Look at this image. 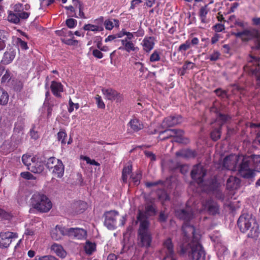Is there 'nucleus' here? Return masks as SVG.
Segmentation results:
<instances>
[{"label":"nucleus","instance_id":"4c0bfd02","mask_svg":"<svg viewBox=\"0 0 260 260\" xmlns=\"http://www.w3.org/2000/svg\"><path fill=\"white\" fill-rule=\"evenodd\" d=\"M208 13V10L207 6L206 5L205 7H202L200 10V17L201 20V22L204 23H208V20L206 19V15Z\"/></svg>","mask_w":260,"mask_h":260},{"label":"nucleus","instance_id":"5701e85b","mask_svg":"<svg viewBox=\"0 0 260 260\" xmlns=\"http://www.w3.org/2000/svg\"><path fill=\"white\" fill-rule=\"evenodd\" d=\"M50 249L53 253L61 258L65 257L67 255L66 251L61 245L54 243L51 245Z\"/></svg>","mask_w":260,"mask_h":260},{"label":"nucleus","instance_id":"2eb2a0df","mask_svg":"<svg viewBox=\"0 0 260 260\" xmlns=\"http://www.w3.org/2000/svg\"><path fill=\"white\" fill-rule=\"evenodd\" d=\"M68 236L74 237L79 240H83L87 237V232L82 228H68Z\"/></svg>","mask_w":260,"mask_h":260},{"label":"nucleus","instance_id":"f8f14e48","mask_svg":"<svg viewBox=\"0 0 260 260\" xmlns=\"http://www.w3.org/2000/svg\"><path fill=\"white\" fill-rule=\"evenodd\" d=\"M30 6L28 4L23 5L20 3H17L14 5L13 10L21 19L28 18L30 14L28 12Z\"/></svg>","mask_w":260,"mask_h":260},{"label":"nucleus","instance_id":"5fc2aeb1","mask_svg":"<svg viewBox=\"0 0 260 260\" xmlns=\"http://www.w3.org/2000/svg\"><path fill=\"white\" fill-rule=\"evenodd\" d=\"M0 217L5 219L10 220L12 217V215L9 213L0 209Z\"/></svg>","mask_w":260,"mask_h":260},{"label":"nucleus","instance_id":"09e8293b","mask_svg":"<svg viewBox=\"0 0 260 260\" xmlns=\"http://www.w3.org/2000/svg\"><path fill=\"white\" fill-rule=\"evenodd\" d=\"M95 99L96 100V103L97 104L98 107L101 109H104L105 107V105L102 99V98L99 95H96L95 97Z\"/></svg>","mask_w":260,"mask_h":260},{"label":"nucleus","instance_id":"8fccbe9b","mask_svg":"<svg viewBox=\"0 0 260 260\" xmlns=\"http://www.w3.org/2000/svg\"><path fill=\"white\" fill-rule=\"evenodd\" d=\"M176 155L177 156H182L184 157L193 156V153L190 150H183L180 152H177Z\"/></svg>","mask_w":260,"mask_h":260},{"label":"nucleus","instance_id":"4468645a","mask_svg":"<svg viewBox=\"0 0 260 260\" xmlns=\"http://www.w3.org/2000/svg\"><path fill=\"white\" fill-rule=\"evenodd\" d=\"M241 157L236 155H230L226 157L223 161V167L224 168L235 171L238 161Z\"/></svg>","mask_w":260,"mask_h":260},{"label":"nucleus","instance_id":"e433bc0d","mask_svg":"<svg viewBox=\"0 0 260 260\" xmlns=\"http://www.w3.org/2000/svg\"><path fill=\"white\" fill-rule=\"evenodd\" d=\"M73 208L76 213H81L86 208V204L84 202H77L73 204Z\"/></svg>","mask_w":260,"mask_h":260},{"label":"nucleus","instance_id":"393cba45","mask_svg":"<svg viewBox=\"0 0 260 260\" xmlns=\"http://www.w3.org/2000/svg\"><path fill=\"white\" fill-rule=\"evenodd\" d=\"M240 180L236 177L231 176L227 180V188L231 189H237L240 185Z\"/></svg>","mask_w":260,"mask_h":260},{"label":"nucleus","instance_id":"603ef678","mask_svg":"<svg viewBox=\"0 0 260 260\" xmlns=\"http://www.w3.org/2000/svg\"><path fill=\"white\" fill-rule=\"evenodd\" d=\"M228 116L219 114L217 117V121L219 123V124L222 125L228 121Z\"/></svg>","mask_w":260,"mask_h":260},{"label":"nucleus","instance_id":"39448f33","mask_svg":"<svg viewBox=\"0 0 260 260\" xmlns=\"http://www.w3.org/2000/svg\"><path fill=\"white\" fill-rule=\"evenodd\" d=\"M104 224L108 229L113 230L116 228L118 224L123 226L126 219L124 216H120L117 211L111 210L105 213Z\"/></svg>","mask_w":260,"mask_h":260},{"label":"nucleus","instance_id":"aec40b11","mask_svg":"<svg viewBox=\"0 0 260 260\" xmlns=\"http://www.w3.org/2000/svg\"><path fill=\"white\" fill-rule=\"evenodd\" d=\"M190 212V209L187 207L185 210L180 209L176 211V216L180 219L184 220L186 221L190 220L193 217L192 211Z\"/></svg>","mask_w":260,"mask_h":260},{"label":"nucleus","instance_id":"052dcab7","mask_svg":"<svg viewBox=\"0 0 260 260\" xmlns=\"http://www.w3.org/2000/svg\"><path fill=\"white\" fill-rule=\"evenodd\" d=\"M159 59L160 56L159 53L156 51H154L150 57V60L152 62L158 61Z\"/></svg>","mask_w":260,"mask_h":260},{"label":"nucleus","instance_id":"58836bf2","mask_svg":"<svg viewBox=\"0 0 260 260\" xmlns=\"http://www.w3.org/2000/svg\"><path fill=\"white\" fill-rule=\"evenodd\" d=\"M132 171V166L129 165L126 167H125L122 171V178L124 182H126L128 176L131 173Z\"/></svg>","mask_w":260,"mask_h":260},{"label":"nucleus","instance_id":"7ed1b4c3","mask_svg":"<svg viewBox=\"0 0 260 260\" xmlns=\"http://www.w3.org/2000/svg\"><path fill=\"white\" fill-rule=\"evenodd\" d=\"M30 204L33 208L42 213L48 212L52 207L50 200L44 193L39 192L32 195Z\"/></svg>","mask_w":260,"mask_h":260},{"label":"nucleus","instance_id":"4be33fe9","mask_svg":"<svg viewBox=\"0 0 260 260\" xmlns=\"http://www.w3.org/2000/svg\"><path fill=\"white\" fill-rule=\"evenodd\" d=\"M143 50L146 52L150 51L154 47V39L153 37H145L142 42Z\"/></svg>","mask_w":260,"mask_h":260},{"label":"nucleus","instance_id":"9d476101","mask_svg":"<svg viewBox=\"0 0 260 260\" xmlns=\"http://www.w3.org/2000/svg\"><path fill=\"white\" fill-rule=\"evenodd\" d=\"M183 134L184 132L182 130L168 129L164 131V139L172 137V141H174L180 143H186L188 142V140L184 139Z\"/></svg>","mask_w":260,"mask_h":260},{"label":"nucleus","instance_id":"79ce46f5","mask_svg":"<svg viewBox=\"0 0 260 260\" xmlns=\"http://www.w3.org/2000/svg\"><path fill=\"white\" fill-rule=\"evenodd\" d=\"M77 3H78V8H79V14H78V16H76V17H77V18H82V19H85L86 17H85V14L83 12V5H82V4L79 2L77 0H75Z\"/></svg>","mask_w":260,"mask_h":260},{"label":"nucleus","instance_id":"774afa93","mask_svg":"<svg viewBox=\"0 0 260 260\" xmlns=\"http://www.w3.org/2000/svg\"><path fill=\"white\" fill-rule=\"evenodd\" d=\"M234 23L236 25L239 26L242 28L244 27L247 24L246 23H244L243 21L240 20V19L236 20Z\"/></svg>","mask_w":260,"mask_h":260},{"label":"nucleus","instance_id":"0eeeda50","mask_svg":"<svg viewBox=\"0 0 260 260\" xmlns=\"http://www.w3.org/2000/svg\"><path fill=\"white\" fill-rule=\"evenodd\" d=\"M250 159L249 156L244 157L239 166L238 169L239 173L244 178H251L255 174V171L250 161Z\"/></svg>","mask_w":260,"mask_h":260},{"label":"nucleus","instance_id":"bb28decb","mask_svg":"<svg viewBox=\"0 0 260 260\" xmlns=\"http://www.w3.org/2000/svg\"><path fill=\"white\" fill-rule=\"evenodd\" d=\"M181 121L182 117L179 115H177V116H171L167 118L165 120L166 124L169 126L176 125L181 122Z\"/></svg>","mask_w":260,"mask_h":260},{"label":"nucleus","instance_id":"6e6552de","mask_svg":"<svg viewBox=\"0 0 260 260\" xmlns=\"http://www.w3.org/2000/svg\"><path fill=\"white\" fill-rule=\"evenodd\" d=\"M258 61L257 58L250 56L248 59L247 64L244 67V70L246 72L254 75L258 84H260V71L258 67Z\"/></svg>","mask_w":260,"mask_h":260},{"label":"nucleus","instance_id":"412c9836","mask_svg":"<svg viewBox=\"0 0 260 260\" xmlns=\"http://www.w3.org/2000/svg\"><path fill=\"white\" fill-rule=\"evenodd\" d=\"M233 34L236 37L239 38L244 41H247L251 39L254 36L253 31L249 29H244L242 31L234 32Z\"/></svg>","mask_w":260,"mask_h":260},{"label":"nucleus","instance_id":"49530a36","mask_svg":"<svg viewBox=\"0 0 260 260\" xmlns=\"http://www.w3.org/2000/svg\"><path fill=\"white\" fill-rule=\"evenodd\" d=\"M67 136V135L64 131H60L57 134V139L61 141V144H66L65 138Z\"/></svg>","mask_w":260,"mask_h":260},{"label":"nucleus","instance_id":"ddd939ff","mask_svg":"<svg viewBox=\"0 0 260 260\" xmlns=\"http://www.w3.org/2000/svg\"><path fill=\"white\" fill-rule=\"evenodd\" d=\"M206 175V170L203 167L200 165H197L194 166L191 172V177L196 180L200 185H202L203 183V178Z\"/></svg>","mask_w":260,"mask_h":260},{"label":"nucleus","instance_id":"1a4fd4ad","mask_svg":"<svg viewBox=\"0 0 260 260\" xmlns=\"http://www.w3.org/2000/svg\"><path fill=\"white\" fill-rule=\"evenodd\" d=\"M194 210L199 212L203 211H207L210 214L215 215L218 212V207L217 204L211 200H206L200 205L194 206Z\"/></svg>","mask_w":260,"mask_h":260},{"label":"nucleus","instance_id":"a19ab883","mask_svg":"<svg viewBox=\"0 0 260 260\" xmlns=\"http://www.w3.org/2000/svg\"><path fill=\"white\" fill-rule=\"evenodd\" d=\"M191 47V43L189 40H186L184 43L181 44L178 49V51L181 52L182 54H184L185 51L189 49Z\"/></svg>","mask_w":260,"mask_h":260},{"label":"nucleus","instance_id":"dca6fc26","mask_svg":"<svg viewBox=\"0 0 260 260\" xmlns=\"http://www.w3.org/2000/svg\"><path fill=\"white\" fill-rule=\"evenodd\" d=\"M51 237L55 240H58L62 238V236H68V229L61 225H57L51 231Z\"/></svg>","mask_w":260,"mask_h":260},{"label":"nucleus","instance_id":"6e6d98bb","mask_svg":"<svg viewBox=\"0 0 260 260\" xmlns=\"http://www.w3.org/2000/svg\"><path fill=\"white\" fill-rule=\"evenodd\" d=\"M67 25L70 28H74L77 25V21L73 18H70L66 20Z\"/></svg>","mask_w":260,"mask_h":260},{"label":"nucleus","instance_id":"de8ad7c7","mask_svg":"<svg viewBox=\"0 0 260 260\" xmlns=\"http://www.w3.org/2000/svg\"><path fill=\"white\" fill-rule=\"evenodd\" d=\"M11 79L10 73L8 70H6L1 78L2 83L8 82Z\"/></svg>","mask_w":260,"mask_h":260},{"label":"nucleus","instance_id":"b1692460","mask_svg":"<svg viewBox=\"0 0 260 260\" xmlns=\"http://www.w3.org/2000/svg\"><path fill=\"white\" fill-rule=\"evenodd\" d=\"M50 87L53 94L55 96L57 97L60 96V93L63 91V85L61 83L52 81Z\"/></svg>","mask_w":260,"mask_h":260},{"label":"nucleus","instance_id":"338daca9","mask_svg":"<svg viewBox=\"0 0 260 260\" xmlns=\"http://www.w3.org/2000/svg\"><path fill=\"white\" fill-rule=\"evenodd\" d=\"M62 41L65 44L69 45H73L77 43V41L73 40L72 38L69 39H62Z\"/></svg>","mask_w":260,"mask_h":260},{"label":"nucleus","instance_id":"72a5a7b5","mask_svg":"<svg viewBox=\"0 0 260 260\" xmlns=\"http://www.w3.org/2000/svg\"><path fill=\"white\" fill-rule=\"evenodd\" d=\"M137 33L136 32H128L123 29L121 31L116 34V38H120L123 37L124 36H126L124 39H133L134 38L135 35H136Z\"/></svg>","mask_w":260,"mask_h":260},{"label":"nucleus","instance_id":"a878e982","mask_svg":"<svg viewBox=\"0 0 260 260\" xmlns=\"http://www.w3.org/2000/svg\"><path fill=\"white\" fill-rule=\"evenodd\" d=\"M39 158H38L37 161H35L32 164V165L30 166L28 168V170L34 173H41L43 172L44 170V166L43 164L39 161Z\"/></svg>","mask_w":260,"mask_h":260},{"label":"nucleus","instance_id":"f257e3e1","mask_svg":"<svg viewBox=\"0 0 260 260\" xmlns=\"http://www.w3.org/2000/svg\"><path fill=\"white\" fill-rule=\"evenodd\" d=\"M183 242L180 246L181 253L188 252L190 260H205V254L199 243L200 235L195 233L193 226L185 223L182 226Z\"/></svg>","mask_w":260,"mask_h":260},{"label":"nucleus","instance_id":"13d9d810","mask_svg":"<svg viewBox=\"0 0 260 260\" xmlns=\"http://www.w3.org/2000/svg\"><path fill=\"white\" fill-rule=\"evenodd\" d=\"M194 67V64L190 61H185L184 64L182 67L184 71L186 70L192 69Z\"/></svg>","mask_w":260,"mask_h":260},{"label":"nucleus","instance_id":"c03bdc74","mask_svg":"<svg viewBox=\"0 0 260 260\" xmlns=\"http://www.w3.org/2000/svg\"><path fill=\"white\" fill-rule=\"evenodd\" d=\"M141 178V174L140 172H137L131 176V179L136 185L139 184Z\"/></svg>","mask_w":260,"mask_h":260},{"label":"nucleus","instance_id":"4d7b16f0","mask_svg":"<svg viewBox=\"0 0 260 260\" xmlns=\"http://www.w3.org/2000/svg\"><path fill=\"white\" fill-rule=\"evenodd\" d=\"M215 92L218 96L221 98H226L228 97L227 93L225 90H222L219 88L216 89Z\"/></svg>","mask_w":260,"mask_h":260},{"label":"nucleus","instance_id":"9b49d317","mask_svg":"<svg viewBox=\"0 0 260 260\" xmlns=\"http://www.w3.org/2000/svg\"><path fill=\"white\" fill-rule=\"evenodd\" d=\"M18 237L16 233L3 232L0 233V248H5L9 246L13 239Z\"/></svg>","mask_w":260,"mask_h":260},{"label":"nucleus","instance_id":"7c9ffc66","mask_svg":"<svg viewBox=\"0 0 260 260\" xmlns=\"http://www.w3.org/2000/svg\"><path fill=\"white\" fill-rule=\"evenodd\" d=\"M104 25L106 29L111 30L114 26L119 27V21L116 19H107L104 21Z\"/></svg>","mask_w":260,"mask_h":260},{"label":"nucleus","instance_id":"f3484780","mask_svg":"<svg viewBox=\"0 0 260 260\" xmlns=\"http://www.w3.org/2000/svg\"><path fill=\"white\" fill-rule=\"evenodd\" d=\"M102 93L105 98L110 101L116 100L117 102H120L121 97L120 93L112 88H103Z\"/></svg>","mask_w":260,"mask_h":260},{"label":"nucleus","instance_id":"bf43d9fd","mask_svg":"<svg viewBox=\"0 0 260 260\" xmlns=\"http://www.w3.org/2000/svg\"><path fill=\"white\" fill-rule=\"evenodd\" d=\"M35 260H58L55 257L52 255H45L36 257Z\"/></svg>","mask_w":260,"mask_h":260},{"label":"nucleus","instance_id":"69168bd1","mask_svg":"<svg viewBox=\"0 0 260 260\" xmlns=\"http://www.w3.org/2000/svg\"><path fill=\"white\" fill-rule=\"evenodd\" d=\"M93 55L98 58H102L103 57V53L101 52V51L94 49L92 52Z\"/></svg>","mask_w":260,"mask_h":260},{"label":"nucleus","instance_id":"680f3d73","mask_svg":"<svg viewBox=\"0 0 260 260\" xmlns=\"http://www.w3.org/2000/svg\"><path fill=\"white\" fill-rule=\"evenodd\" d=\"M219 52L217 51H214L213 53L210 55L209 59L211 61H216L219 58Z\"/></svg>","mask_w":260,"mask_h":260},{"label":"nucleus","instance_id":"cd10ccee","mask_svg":"<svg viewBox=\"0 0 260 260\" xmlns=\"http://www.w3.org/2000/svg\"><path fill=\"white\" fill-rule=\"evenodd\" d=\"M128 125L131 127V128L134 132L139 131L143 127V124L140 122V121L138 119L136 118H134L132 119L129 122Z\"/></svg>","mask_w":260,"mask_h":260},{"label":"nucleus","instance_id":"f03ea898","mask_svg":"<svg viewBox=\"0 0 260 260\" xmlns=\"http://www.w3.org/2000/svg\"><path fill=\"white\" fill-rule=\"evenodd\" d=\"M238 225L243 233L249 230L247 234L249 238L256 239L260 234L259 225L251 214L245 213L241 215L238 221Z\"/></svg>","mask_w":260,"mask_h":260},{"label":"nucleus","instance_id":"3c124183","mask_svg":"<svg viewBox=\"0 0 260 260\" xmlns=\"http://www.w3.org/2000/svg\"><path fill=\"white\" fill-rule=\"evenodd\" d=\"M146 211L149 215H154L156 213L155 208L154 205H147L146 207Z\"/></svg>","mask_w":260,"mask_h":260},{"label":"nucleus","instance_id":"ea45409f","mask_svg":"<svg viewBox=\"0 0 260 260\" xmlns=\"http://www.w3.org/2000/svg\"><path fill=\"white\" fill-rule=\"evenodd\" d=\"M95 248V244L89 241L86 242L84 247L85 251L88 254H91L93 251H94Z\"/></svg>","mask_w":260,"mask_h":260},{"label":"nucleus","instance_id":"6ab92c4d","mask_svg":"<svg viewBox=\"0 0 260 260\" xmlns=\"http://www.w3.org/2000/svg\"><path fill=\"white\" fill-rule=\"evenodd\" d=\"M132 39H123L121 40L122 46L119 48V50H124L127 52H137L139 48L131 41Z\"/></svg>","mask_w":260,"mask_h":260},{"label":"nucleus","instance_id":"0e129e2a","mask_svg":"<svg viewBox=\"0 0 260 260\" xmlns=\"http://www.w3.org/2000/svg\"><path fill=\"white\" fill-rule=\"evenodd\" d=\"M21 176L26 179H34L33 175L28 172H22L21 173Z\"/></svg>","mask_w":260,"mask_h":260},{"label":"nucleus","instance_id":"473e14b6","mask_svg":"<svg viewBox=\"0 0 260 260\" xmlns=\"http://www.w3.org/2000/svg\"><path fill=\"white\" fill-rule=\"evenodd\" d=\"M8 20L14 24H18L20 22V18L18 15L13 11H9L7 17Z\"/></svg>","mask_w":260,"mask_h":260},{"label":"nucleus","instance_id":"f704fd0d","mask_svg":"<svg viewBox=\"0 0 260 260\" xmlns=\"http://www.w3.org/2000/svg\"><path fill=\"white\" fill-rule=\"evenodd\" d=\"M9 101V95L3 89L0 88V105L4 106L7 104Z\"/></svg>","mask_w":260,"mask_h":260},{"label":"nucleus","instance_id":"a18cd8bd","mask_svg":"<svg viewBox=\"0 0 260 260\" xmlns=\"http://www.w3.org/2000/svg\"><path fill=\"white\" fill-rule=\"evenodd\" d=\"M16 43L18 46L20 47L21 49L27 50L28 48L26 42L22 41L20 38L17 39Z\"/></svg>","mask_w":260,"mask_h":260},{"label":"nucleus","instance_id":"20e7f679","mask_svg":"<svg viewBox=\"0 0 260 260\" xmlns=\"http://www.w3.org/2000/svg\"><path fill=\"white\" fill-rule=\"evenodd\" d=\"M138 220L140 221L139 237L142 246L148 247L150 245L151 237L148 232L149 223L144 213L140 212L138 216Z\"/></svg>","mask_w":260,"mask_h":260},{"label":"nucleus","instance_id":"423d86ee","mask_svg":"<svg viewBox=\"0 0 260 260\" xmlns=\"http://www.w3.org/2000/svg\"><path fill=\"white\" fill-rule=\"evenodd\" d=\"M49 170L52 171V174L58 178H61L64 174V168L62 162L54 157L49 158L45 164Z\"/></svg>","mask_w":260,"mask_h":260},{"label":"nucleus","instance_id":"c756f323","mask_svg":"<svg viewBox=\"0 0 260 260\" xmlns=\"http://www.w3.org/2000/svg\"><path fill=\"white\" fill-rule=\"evenodd\" d=\"M15 54L13 51L7 52L4 53L1 63L4 64L10 63L14 59Z\"/></svg>","mask_w":260,"mask_h":260},{"label":"nucleus","instance_id":"2f4dec72","mask_svg":"<svg viewBox=\"0 0 260 260\" xmlns=\"http://www.w3.org/2000/svg\"><path fill=\"white\" fill-rule=\"evenodd\" d=\"M255 171H260V155H253L249 156Z\"/></svg>","mask_w":260,"mask_h":260},{"label":"nucleus","instance_id":"c9c22d12","mask_svg":"<svg viewBox=\"0 0 260 260\" xmlns=\"http://www.w3.org/2000/svg\"><path fill=\"white\" fill-rule=\"evenodd\" d=\"M83 28L85 30H91L94 32L102 31L104 29L102 25H95L91 24H85Z\"/></svg>","mask_w":260,"mask_h":260},{"label":"nucleus","instance_id":"864d4df0","mask_svg":"<svg viewBox=\"0 0 260 260\" xmlns=\"http://www.w3.org/2000/svg\"><path fill=\"white\" fill-rule=\"evenodd\" d=\"M74 108L76 109H78L79 108V105L78 103H74L71 99H70L69 100V107L68 108V111L70 113H72L74 109Z\"/></svg>","mask_w":260,"mask_h":260},{"label":"nucleus","instance_id":"a211bd4d","mask_svg":"<svg viewBox=\"0 0 260 260\" xmlns=\"http://www.w3.org/2000/svg\"><path fill=\"white\" fill-rule=\"evenodd\" d=\"M164 252H165L167 257L164 258V260L166 258L170 260H176L174 257V247L171 239H168L164 242Z\"/></svg>","mask_w":260,"mask_h":260},{"label":"nucleus","instance_id":"e2e57ef3","mask_svg":"<svg viewBox=\"0 0 260 260\" xmlns=\"http://www.w3.org/2000/svg\"><path fill=\"white\" fill-rule=\"evenodd\" d=\"M59 35H64L66 36H69L71 38L73 37V32L71 30H69L66 28L62 29L59 32Z\"/></svg>","mask_w":260,"mask_h":260},{"label":"nucleus","instance_id":"37998d69","mask_svg":"<svg viewBox=\"0 0 260 260\" xmlns=\"http://www.w3.org/2000/svg\"><path fill=\"white\" fill-rule=\"evenodd\" d=\"M211 137L214 141H217L220 137V132L219 129H215L211 133Z\"/></svg>","mask_w":260,"mask_h":260},{"label":"nucleus","instance_id":"c85d7f7f","mask_svg":"<svg viewBox=\"0 0 260 260\" xmlns=\"http://www.w3.org/2000/svg\"><path fill=\"white\" fill-rule=\"evenodd\" d=\"M37 159L38 157L37 156H32L27 154L23 155L22 157V162L27 166L28 170L29 167L32 165V164L35 161H37Z\"/></svg>","mask_w":260,"mask_h":260}]
</instances>
